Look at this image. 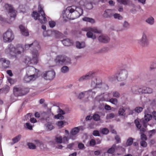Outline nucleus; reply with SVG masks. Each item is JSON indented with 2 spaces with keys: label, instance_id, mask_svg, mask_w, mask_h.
Listing matches in <instances>:
<instances>
[{
  "label": "nucleus",
  "instance_id": "1a4fd4ad",
  "mask_svg": "<svg viewBox=\"0 0 156 156\" xmlns=\"http://www.w3.org/2000/svg\"><path fill=\"white\" fill-rule=\"evenodd\" d=\"M140 45L143 47H147L149 44L146 32L144 31L142 33L141 38L138 40Z\"/></svg>",
  "mask_w": 156,
  "mask_h": 156
},
{
  "label": "nucleus",
  "instance_id": "680f3d73",
  "mask_svg": "<svg viewBox=\"0 0 156 156\" xmlns=\"http://www.w3.org/2000/svg\"><path fill=\"white\" fill-rule=\"evenodd\" d=\"M126 109L128 110V114L129 115H132L133 113V110L130 109L129 107H127L126 108Z\"/></svg>",
  "mask_w": 156,
  "mask_h": 156
},
{
  "label": "nucleus",
  "instance_id": "4468645a",
  "mask_svg": "<svg viewBox=\"0 0 156 156\" xmlns=\"http://www.w3.org/2000/svg\"><path fill=\"white\" fill-rule=\"evenodd\" d=\"M81 127H77L73 128L70 132V135L68 138L73 140L76 139V135L79 132Z\"/></svg>",
  "mask_w": 156,
  "mask_h": 156
},
{
  "label": "nucleus",
  "instance_id": "7c9ffc66",
  "mask_svg": "<svg viewBox=\"0 0 156 156\" xmlns=\"http://www.w3.org/2000/svg\"><path fill=\"white\" fill-rule=\"evenodd\" d=\"M125 112V108L122 107L119 108L118 111V114L121 116H124L126 114Z\"/></svg>",
  "mask_w": 156,
  "mask_h": 156
},
{
  "label": "nucleus",
  "instance_id": "864d4df0",
  "mask_svg": "<svg viewBox=\"0 0 156 156\" xmlns=\"http://www.w3.org/2000/svg\"><path fill=\"white\" fill-rule=\"evenodd\" d=\"M86 8L89 9H91L93 8V5L92 3L90 2L89 3H88L86 5Z\"/></svg>",
  "mask_w": 156,
  "mask_h": 156
},
{
  "label": "nucleus",
  "instance_id": "774afa93",
  "mask_svg": "<svg viewBox=\"0 0 156 156\" xmlns=\"http://www.w3.org/2000/svg\"><path fill=\"white\" fill-rule=\"evenodd\" d=\"M115 139L116 140L117 142V143H119L120 142L121 140L120 137L119 136H116L115 137Z\"/></svg>",
  "mask_w": 156,
  "mask_h": 156
},
{
  "label": "nucleus",
  "instance_id": "4c0bfd02",
  "mask_svg": "<svg viewBox=\"0 0 156 156\" xmlns=\"http://www.w3.org/2000/svg\"><path fill=\"white\" fill-rule=\"evenodd\" d=\"M122 25L123 28L125 29H128L130 27L129 24L128 22L126 21L122 23Z\"/></svg>",
  "mask_w": 156,
  "mask_h": 156
},
{
  "label": "nucleus",
  "instance_id": "58836bf2",
  "mask_svg": "<svg viewBox=\"0 0 156 156\" xmlns=\"http://www.w3.org/2000/svg\"><path fill=\"white\" fill-rule=\"evenodd\" d=\"M118 2L124 5H127L130 0H117Z\"/></svg>",
  "mask_w": 156,
  "mask_h": 156
},
{
  "label": "nucleus",
  "instance_id": "9d476101",
  "mask_svg": "<svg viewBox=\"0 0 156 156\" xmlns=\"http://www.w3.org/2000/svg\"><path fill=\"white\" fill-rule=\"evenodd\" d=\"M128 72L125 70L122 69L119 72L116 76L117 80L121 81L126 80L127 77Z\"/></svg>",
  "mask_w": 156,
  "mask_h": 156
},
{
  "label": "nucleus",
  "instance_id": "dca6fc26",
  "mask_svg": "<svg viewBox=\"0 0 156 156\" xmlns=\"http://www.w3.org/2000/svg\"><path fill=\"white\" fill-rule=\"evenodd\" d=\"M55 140L57 143L67 144L69 142V138L66 136L62 137V136H58L55 137Z\"/></svg>",
  "mask_w": 156,
  "mask_h": 156
},
{
  "label": "nucleus",
  "instance_id": "e2e57ef3",
  "mask_svg": "<svg viewBox=\"0 0 156 156\" xmlns=\"http://www.w3.org/2000/svg\"><path fill=\"white\" fill-rule=\"evenodd\" d=\"M118 9L119 12H122L123 11L122 6L121 5H119L118 6Z\"/></svg>",
  "mask_w": 156,
  "mask_h": 156
},
{
  "label": "nucleus",
  "instance_id": "423d86ee",
  "mask_svg": "<svg viewBox=\"0 0 156 156\" xmlns=\"http://www.w3.org/2000/svg\"><path fill=\"white\" fill-rule=\"evenodd\" d=\"M133 93L135 94H138L140 93L145 94H151L153 92V89L149 87H143L142 88H138L136 87H133L132 88Z\"/></svg>",
  "mask_w": 156,
  "mask_h": 156
},
{
  "label": "nucleus",
  "instance_id": "c9c22d12",
  "mask_svg": "<svg viewBox=\"0 0 156 156\" xmlns=\"http://www.w3.org/2000/svg\"><path fill=\"white\" fill-rule=\"evenodd\" d=\"M69 71V68L66 66H63L61 69V72L63 73H66L68 72Z\"/></svg>",
  "mask_w": 156,
  "mask_h": 156
},
{
  "label": "nucleus",
  "instance_id": "a211bd4d",
  "mask_svg": "<svg viewBox=\"0 0 156 156\" xmlns=\"http://www.w3.org/2000/svg\"><path fill=\"white\" fill-rule=\"evenodd\" d=\"M94 73V72L93 71L89 72L86 75L78 79V80L80 82H82L84 80H89L93 77Z\"/></svg>",
  "mask_w": 156,
  "mask_h": 156
},
{
  "label": "nucleus",
  "instance_id": "4be33fe9",
  "mask_svg": "<svg viewBox=\"0 0 156 156\" xmlns=\"http://www.w3.org/2000/svg\"><path fill=\"white\" fill-rule=\"evenodd\" d=\"M58 111L59 113L58 115H55L54 116L55 118L57 119H63L64 117L62 115H64L65 114L64 111L60 108H59Z\"/></svg>",
  "mask_w": 156,
  "mask_h": 156
},
{
  "label": "nucleus",
  "instance_id": "ddd939ff",
  "mask_svg": "<svg viewBox=\"0 0 156 156\" xmlns=\"http://www.w3.org/2000/svg\"><path fill=\"white\" fill-rule=\"evenodd\" d=\"M6 9L8 11L9 14L11 18H13L14 20V18L16 16L15 11L13 9L12 6L8 4H6L4 6Z\"/></svg>",
  "mask_w": 156,
  "mask_h": 156
},
{
  "label": "nucleus",
  "instance_id": "4d7b16f0",
  "mask_svg": "<svg viewBox=\"0 0 156 156\" xmlns=\"http://www.w3.org/2000/svg\"><path fill=\"white\" fill-rule=\"evenodd\" d=\"M55 23L54 21H51L49 22V25L50 27L53 28L55 25Z\"/></svg>",
  "mask_w": 156,
  "mask_h": 156
},
{
  "label": "nucleus",
  "instance_id": "a878e982",
  "mask_svg": "<svg viewBox=\"0 0 156 156\" xmlns=\"http://www.w3.org/2000/svg\"><path fill=\"white\" fill-rule=\"evenodd\" d=\"M64 46H68L73 44V43L68 39H66L62 41Z\"/></svg>",
  "mask_w": 156,
  "mask_h": 156
},
{
  "label": "nucleus",
  "instance_id": "0e129e2a",
  "mask_svg": "<svg viewBox=\"0 0 156 156\" xmlns=\"http://www.w3.org/2000/svg\"><path fill=\"white\" fill-rule=\"evenodd\" d=\"M156 68V63H152V64L150 66V69L152 70Z\"/></svg>",
  "mask_w": 156,
  "mask_h": 156
},
{
  "label": "nucleus",
  "instance_id": "603ef678",
  "mask_svg": "<svg viewBox=\"0 0 156 156\" xmlns=\"http://www.w3.org/2000/svg\"><path fill=\"white\" fill-rule=\"evenodd\" d=\"M135 123L136 126V127L138 129H140L141 126L138 120L136 119L134 121Z\"/></svg>",
  "mask_w": 156,
  "mask_h": 156
},
{
  "label": "nucleus",
  "instance_id": "e433bc0d",
  "mask_svg": "<svg viewBox=\"0 0 156 156\" xmlns=\"http://www.w3.org/2000/svg\"><path fill=\"white\" fill-rule=\"evenodd\" d=\"M113 16L114 19L119 20H122L123 19L122 16L118 13H115L113 15Z\"/></svg>",
  "mask_w": 156,
  "mask_h": 156
},
{
  "label": "nucleus",
  "instance_id": "9b49d317",
  "mask_svg": "<svg viewBox=\"0 0 156 156\" xmlns=\"http://www.w3.org/2000/svg\"><path fill=\"white\" fill-rule=\"evenodd\" d=\"M55 75L54 71L53 70H51L44 73L43 74V76L46 80H50L54 78Z\"/></svg>",
  "mask_w": 156,
  "mask_h": 156
},
{
  "label": "nucleus",
  "instance_id": "a19ab883",
  "mask_svg": "<svg viewBox=\"0 0 156 156\" xmlns=\"http://www.w3.org/2000/svg\"><path fill=\"white\" fill-rule=\"evenodd\" d=\"M133 139L132 137L129 138L127 140L126 145L127 146L131 145L133 143Z\"/></svg>",
  "mask_w": 156,
  "mask_h": 156
},
{
  "label": "nucleus",
  "instance_id": "b1692460",
  "mask_svg": "<svg viewBox=\"0 0 156 156\" xmlns=\"http://www.w3.org/2000/svg\"><path fill=\"white\" fill-rule=\"evenodd\" d=\"M0 61L2 62V64L5 68H6L9 67L10 64L9 61L4 58H2Z\"/></svg>",
  "mask_w": 156,
  "mask_h": 156
},
{
  "label": "nucleus",
  "instance_id": "09e8293b",
  "mask_svg": "<svg viewBox=\"0 0 156 156\" xmlns=\"http://www.w3.org/2000/svg\"><path fill=\"white\" fill-rule=\"evenodd\" d=\"M156 133V130L155 129H153L149 131L148 132V133L149 137H151L152 135Z\"/></svg>",
  "mask_w": 156,
  "mask_h": 156
},
{
  "label": "nucleus",
  "instance_id": "5fc2aeb1",
  "mask_svg": "<svg viewBox=\"0 0 156 156\" xmlns=\"http://www.w3.org/2000/svg\"><path fill=\"white\" fill-rule=\"evenodd\" d=\"M112 94L113 97L116 98H118L120 96V94L119 92L117 91H115L113 92Z\"/></svg>",
  "mask_w": 156,
  "mask_h": 156
},
{
  "label": "nucleus",
  "instance_id": "393cba45",
  "mask_svg": "<svg viewBox=\"0 0 156 156\" xmlns=\"http://www.w3.org/2000/svg\"><path fill=\"white\" fill-rule=\"evenodd\" d=\"M42 115L43 117V119L46 121H49L51 116V114L49 112H44L42 113Z\"/></svg>",
  "mask_w": 156,
  "mask_h": 156
},
{
  "label": "nucleus",
  "instance_id": "338daca9",
  "mask_svg": "<svg viewBox=\"0 0 156 156\" xmlns=\"http://www.w3.org/2000/svg\"><path fill=\"white\" fill-rule=\"evenodd\" d=\"M105 108L107 110H111V107L110 106L108 105H106L105 106Z\"/></svg>",
  "mask_w": 156,
  "mask_h": 156
},
{
  "label": "nucleus",
  "instance_id": "c03bdc74",
  "mask_svg": "<svg viewBox=\"0 0 156 156\" xmlns=\"http://www.w3.org/2000/svg\"><path fill=\"white\" fill-rule=\"evenodd\" d=\"M65 123L66 122H65L62 121H60L58 122L57 123V124L60 128H62L63 126L64 123Z\"/></svg>",
  "mask_w": 156,
  "mask_h": 156
},
{
  "label": "nucleus",
  "instance_id": "49530a36",
  "mask_svg": "<svg viewBox=\"0 0 156 156\" xmlns=\"http://www.w3.org/2000/svg\"><path fill=\"white\" fill-rule=\"evenodd\" d=\"M25 127L30 130L32 129V126L29 123H27L25 125Z\"/></svg>",
  "mask_w": 156,
  "mask_h": 156
},
{
  "label": "nucleus",
  "instance_id": "c85d7f7f",
  "mask_svg": "<svg viewBox=\"0 0 156 156\" xmlns=\"http://www.w3.org/2000/svg\"><path fill=\"white\" fill-rule=\"evenodd\" d=\"M111 12V10L109 9L105 10L103 14L104 16L106 18L111 17L112 16Z\"/></svg>",
  "mask_w": 156,
  "mask_h": 156
},
{
  "label": "nucleus",
  "instance_id": "20e7f679",
  "mask_svg": "<svg viewBox=\"0 0 156 156\" xmlns=\"http://www.w3.org/2000/svg\"><path fill=\"white\" fill-rule=\"evenodd\" d=\"M27 73L24 76L23 80L24 82L27 83L31 81H34L37 77L35 74H31L35 71V69L32 66H29L27 68Z\"/></svg>",
  "mask_w": 156,
  "mask_h": 156
},
{
  "label": "nucleus",
  "instance_id": "3c124183",
  "mask_svg": "<svg viewBox=\"0 0 156 156\" xmlns=\"http://www.w3.org/2000/svg\"><path fill=\"white\" fill-rule=\"evenodd\" d=\"M108 130L106 128H103L101 130V133L104 134H107L108 133Z\"/></svg>",
  "mask_w": 156,
  "mask_h": 156
},
{
  "label": "nucleus",
  "instance_id": "5701e85b",
  "mask_svg": "<svg viewBox=\"0 0 156 156\" xmlns=\"http://www.w3.org/2000/svg\"><path fill=\"white\" fill-rule=\"evenodd\" d=\"M145 21L150 25H153L155 23L154 19L152 16H150L147 17L145 20Z\"/></svg>",
  "mask_w": 156,
  "mask_h": 156
},
{
  "label": "nucleus",
  "instance_id": "052dcab7",
  "mask_svg": "<svg viewBox=\"0 0 156 156\" xmlns=\"http://www.w3.org/2000/svg\"><path fill=\"white\" fill-rule=\"evenodd\" d=\"M141 138L142 140H145L147 139V138L146 135L143 134H142L141 135Z\"/></svg>",
  "mask_w": 156,
  "mask_h": 156
},
{
  "label": "nucleus",
  "instance_id": "2f4dec72",
  "mask_svg": "<svg viewBox=\"0 0 156 156\" xmlns=\"http://www.w3.org/2000/svg\"><path fill=\"white\" fill-rule=\"evenodd\" d=\"M145 114L144 118L145 121L146 122L149 121L152 118V115L150 114L146 113V112H145Z\"/></svg>",
  "mask_w": 156,
  "mask_h": 156
},
{
  "label": "nucleus",
  "instance_id": "8fccbe9b",
  "mask_svg": "<svg viewBox=\"0 0 156 156\" xmlns=\"http://www.w3.org/2000/svg\"><path fill=\"white\" fill-rule=\"evenodd\" d=\"M115 116V115L113 113H111L107 115L106 118L107 119H111L113 118Z\"/></svg>",
  "mask_w": 156,
  "mask_h": 156
},
{
  "label": "nucleus",
  "instance_id": "69168bd1",
  "mask_svg": "<svg viewBox=\"0 0 156 156\" xmlns=\"http://www.w3.org/2000/svg\"><path fill=\"white\" fill-rule=\"evenodd\" d=\"M84 94L83 92H81L79 94L78 96V98L80 99L83 98L84 96Z\"/></svg>",
  "mask_w": 156,
  "mask_h": 156
},
{
  "label": "nucleus",
  "instance_id": "412c9836",
  "mask_svg": "<svg viewBox=\"0 0 156 156\" xmlns=\"http://www.w3.org/2000/svg\"><path fill=\"white\" fill-rule=\"evenodd\" d=\"M19 28L23 35L25 36H27L29 35V32L26 28L21 25L19 26Z\"/></svg>",
  "mask_w": 156,
  "mask_h": 156
},
{
  "label": "nucleus",
  "instance_id": "6ab92c4d",
  "mask_svg": "<svg viewBox=\"0 0 156 156\" xmlns=\"http://www.w3.org/2000/svg\"><path fill=\"white\" fill-rule=\"evenodd\" d=\"M101 82V80L99 78L94 77L92 79L91 86L93 87H95L97 85H100Z\"/></svg>",
  "mask_w": 156,
  "mask_h": 156
},
{
  "label": "nucleus",
  "instance_id": "f257e3e1",
  "mask_svg": "<svg viewBox=\"0 0 156 156\" xmlns=\"http://www.w3.org/2000/svg\"><path fill=\"white\" fill-rule=\"evenodd\" d=\"M24 50H30L32 52L33 50L38 51L41 50V46L38 42L35 41L30 44H26L25 49L21 44L17 45L15 48L11 44H9L5 51V53L11 56H16L21 54Z\"/></svg>",
  "mask_w": 156,
  "mask_h": 156
},
{
  "label": "nucleus",
  "instance_id": "de8ad7c7",
  "mask_svg": "<svg viewBox=\"0 0 156 156\" xmlns=\"http://www.w3.org/2000/svg\"><path fill=\"white\" fill-rule=\"evenodd\" d=\"M93 118L94 119L95 121H98L100 119V116L97 114H95L93 116Z\"/></svg>",
  "mask_w": 156,
  "mask_h": 156
},
{
  "label": "nucleus",
  "instance_id": "473e14b6",
  "mask_svg": "<svg viewBox=\"0 0 156 156\" xmlns=\"http://www.w3.org/2000/svg\"><path fill=\"white\" fill-rule=\"evenodd\" d=\"M21 135H19L13 138L12 140L13 144L16 143L20 141L21 138Z\"/></svg>",
  "mask_w": 156,
  "mask_h": 156
},
{
  "label": "nucleus",
  "instance_id": "72a5a7b5",
  "mask_svg": "<svg viewBox=\"0 0 156 156\" xmlns=\"http://www.w3.org/2000/svg\"><path fill=\"white\" fill-rule=\"evenodd\" d=\"M82 20L84 21L89 22L92 23H95L94 20L92 18L85 17L83 18Z\"/></svg>",
  "mask_w": 156,
  "mask_h": 156
},
{
  "label": "nucleus",
  "instance_id": "a18cd8bd",
  "mask_svg": "<svg viewBox=\"0 0 156 156\" xmlns=\"http://www.w3.org/2000/svg\"><path fill=\"white\" fill-rule=\"evenodd\" d=\"M143 108L141 107H138L134 109V111L137 113H139L142 111Z\"/></svg>",
  "mask_w": 156,
  "mask_h": 156
},
{
  "label": "nucleus",
  "instance_id": "aec40b11",
  "mask_svg": "<svg viewBox=\"0 0 156 156\" xmlns=\"http://www.w3.org/2000/svg\"><path fill=\"white\" fill-rule=\"evenodd\" d=\"M23 90L20 87H15L13 89V92L15 94L19 95H24L28 93H23Z\"/></svg>",
  "mask_w": 156,
  "mask_h": 156
},
{
  "label": "nucleus",
  "instance_id": "f03ea898",
  "mask_svg": "<svg viewBox=\"0 0 156 156\" xmlns=\"http://www.w3.org/2000/svg\"><path fill=\"white\" fill-rule=\"evenodd\" d=\"M83 13V10L75 6H69L62 13L64 20H73L79 17Z\"/></svg>",
  "mask_w": 156,
  "mask_h": 156
},
{
  "label": "nucleus",
  "instance_id": "c756f323",
  "mask_svg": "<svg viewBox=\"0 0 156 156\" xmlns=\"http://www.w3.org/2000/svg\"><path fill=\"white\" fill-rule=\"evenodd\" d=\"M118 147H116L115 144H113L112 147L108 150L107 153L112 154L114 152L116 149H117Z\"/></svg>",
  "mask_w": 156,
  "mask_h": 156
},
{
  "label": "nucleus",
  "instance_id": "2eb2a0df",
  "mask_svg": "<svg viewBox=\"0 0 156 156\" xmlns=\"http://www.w3.org/2000/svg\"><path fill=\"white\" fill-rule=\"evenodd\" d=\"M82 31H91V32L95 33L101 34L102 33V30L98 29L97 27H86L82 29Z\"/></svg>",
  "mask_w": 156,
  "mask_h": 156
},
{
  "label": "nucleus",
  "instance_id": "f3484780",
  "mask_svg": "<svg viewBox=\"0 0 156 156\" xmlns=\"http://www.w3.org/2000/svg\"><path fill=\"white\" fill-rule=\"evenodd\" d=\"M98 40L100 42L107 44L110 41V38L107 35L102 34L98 37Z\"/></svg>",
  "mask_w": 156,
  "mask_h": 156
},
{
  "label": "nucleus",
  "instance_id": "7ed1b4c3",
  "mask_svg": "<svg viewBox=\"0 0 156 156\" xmlns=\"http://www.w3.org/2000/svg\"><path fill=\"white\" fill-rule=\"evenodd\" d=\"M38 14L36 12H34L32 14V16L35 20L38 19L41 24H44L47 22L45 14L41 5H39L38 6Z\"/></svg>",
  "mask_w": 156,
  "mask_h": 156
},
{
  "label": "nucleus",
  "instance_id": "0eeeda50",
  "mask_svg": "<svg viewBox=\"0 0 156 156\" xmlns=\"http://www.w3.org/2000/svg\"><path fill=\"white\" fill-rule=\"evenodd\" d=\"M55 62L58 65H67L71 63V60L68 57L63 55L57 56Z\"/></svg>",
  "mask_w": 156,
  "mask_h": 156
},
{
  "label": "nucleus",
  "instance_id": "f704fd0d",
  "mask_svg": "<svg viewBox=\"0 0 156 156\" xmlns=\"http://www.w3.org/2000/svg\"><path fill=\"white\" fill-rule=\"evenodd\" d=\"M83 93L84 94V95L86 96L87 97H88L90 95H94L95 94V92L92 91L91 90L85 91L83 92Z\"/></svg>",
  "mask_w": 156,
  "mask_h": 156
},
{
  "label": "nucleus",
  "instance_id": "6e6d98bb",
  "mask_svg": "<svg viewBox=\"0 0 156 156\" xmlns=\"http://www.w3.org/2000/svg\"><path fill=\"white\" fill-rule=\"evenodd\" d=\"M141 145L144 147H145L147 146V143L144 140H142L140 142Z\"/></svg>",
  "mask_w": 156,
  "mask_h": 156
},
{
  "label": "nucleus",
  "instance_id": "ea45409f",
  "mask_svg": "<svg viewBox=\"0 0 156 156\" xmlns=\"http://www.w3.org/2000/svg\"><path fill=\"white\" fill-rule=\"evenodd\" d=\"M47 129L48 130H51L53 129L54 127L52 124L51 123H48L45 124Z\"/></svg>",
  "mask_w": 156,
  "mask_h": 156
},
{
  "label": "nucleus",
  "instance_id": "6e6552de",
  "mask_svg": "<svg viewBox=\"0 0 156 156\" xmlns=\"http://www.w3.org/2000/svg\"><path fill=\"white\" fill-rule=\"evenodd\" d=\"M14 34L11 29L7 30L3 35V40L5 42H11L14 39Z\"/></svg>",
  "mask_w": 156,
  "mask_h": 156
},
{
  "label": "nucleus",
  "instance_id": "79ce46f5",
  "mask_svg": "<svg viewBox=\"0 0 156 156\" xmlns=\"http://www.w3.org/2000/svg\"><path fill=\"white\" fill-rule=\"evenodd\" d=\"M109 101L115 105H117L118 103V100L116 98H112L109 100Z\"/></svg>",
  "mask_w": 156,
  "mask_h": 156
},
{
  "label": "nucleus",
  "instance_id": "13d9d810",
  "mask_svg": "<svg viewBox=\"0 0 156 156\" xmlns=\"http://www.w3.org/2000/svg\"><path fill=\"white\" fill-rule=\"evenodd\" d=\"M78 147L80 149H82L85 147L84 145L82 143H79L78 144Z\"/></svg>",
  "mask_w": 156,
  "mask_h": 156
},
{
  "label": "nucleus",
  "instance_id": "37998d69",
  "mask_svg": "<svg viewBox=\"0 0 156 156\" xmlns=\"http://www.w3.org/2000/svg\"><path fill=\"white\" fill-rule=\"evenodd\" d=\"M92 3H93L94 4H96L98 2H99L101 1L102 2H105L106 1V0H88Z\"/></svg>",
  "mask_w": 156,
  "mask_h": 156
},
{
  "label": "nucleus",
  "instance_id": "bb28decb",
  "mask_svg": "<svg viewBox=\"0 0 156 156\" xmlns=\"http://www.w3.org/2000/svg\"><path fill=\"white\" fill-rule=\"evenodd\" d=\"M76 47L77 48L80 49L83 48L85 47V43L83 42H80L79 41L76 42Z\"/></svg>",
  "mask_w": 156,
  "mask_h": 156
},
{
  "label": "nucleus",
  "instance_id": "39448f33",
  "mask_svg": "<svg viewBox=\"0 0 156 156\" xmlns=\"http://www.w3.org/2000/svg\"><path fill=\"white\" fill-rule=\"evenodd\" d=\"M32 59H31L30 57L28 56H26L25 58V62L27 64H37L38 60V58L39 55V53L37 50H33L32 51Z\"/></svg>",
  "mask_w": 156,
  "mask_h": 156
},
{
  "label": "nucleus",
  "instance_id": "f8f14e48",
  "mask_svg": "<svg viewBox=\"0 0 156 156\" xmlns=\"http://www.w3.org/2000/svg\"><path fill=\"white\" fill-rule=\"evenodd\" d=\"M35 144L32 143L28 142L27 145L29 149L31 150H34L36 148L37 146L41 147L43 145V143L42 142L38 140H36L34 141Z\"/></svg>",
  "mask_w": 156,
  "mask_h": 156
},
{
  "label": "nucleus",
  "instance_id": "bf43d9fd",
  "mask_svg": "<svg viewBox=\"0 0 156 156\" xmlns=\"http://www.w3.org/2000/svg\"><path fill=\"white\" fill-rule=\"evenodd\" d=\"M93 134L94 136H99L100 135L99 133V132L98 130H94L93 131Z\"/></svg>",
  "mask_w": 156,
  "mask_h": 156
},
{
  "label": "nucleus",
  "instance_id": "cd10ccee",
  "mask_svg": "<svg viewBox=\"0 0 156 156\" xmlns=\"http://www.w3.org/2000/svg\"><path fill=\"white\" fill-rule=\"evenodd\" d=\"M87 32L86 36L87 37L91 38L93 40L96 39V36L93 34V33L91 32V31H87Z\"/></svg>",
  "mask_w": 156,
  "mask_h": 156
}]
</instances>
